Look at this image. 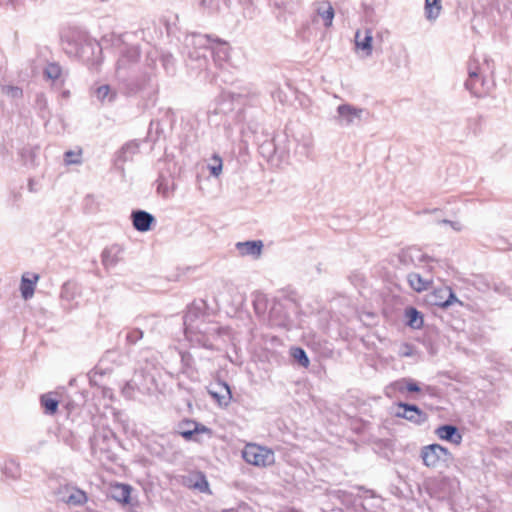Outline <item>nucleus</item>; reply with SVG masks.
Here are the masks:
<instances>
[{"label": "nucleus", "instance_id": "nucleus-1", "mask_svg": "<svg viewBox=\"0 0 512 512\" xmlns=\"http://www.w3.org/2000/svg\"><path fill=\"white\" fill-rule=\"evenodd\" d=\"M158 58L157 51H149L146 54L144 69H136L125 77L119 78L125 93L133 96L139 93H146L148 96L157 94L158 83L156 79V60Z\"/></svg>", "mask_w": 512, "mask_h": 512}, {"label": "nucleus", "instance_id": "nucleus-2", "mask_svg": "<svg viewBox=\"0 0 512 512\" xmlns=\"http://www.w3.org/2000/svg\"><path fill=\"white\" fill-rule=\"evenodd\" d=\"M212 35L191 33L183 41V54L187 65L193 69H206L209 63Z\"/></svg>", "mask_w": 512, "mask_h": 512}, {"label": "nucleus", "instance_id": "nucleus-3", "mask_svg": "<svg viewBox=\"0 0 512 512\" xmlns=\"http://www.w3.org/2000/svg\"><path fill=\"white\" fill-rule=\"evenodd\" d=\"M468 78L464 86L474 97L480 98L486 96L494 87V80L484 76L482 68L478 62L471 59L467 65Z\"/></svg>", "mask_w": 512, "mask_h": 512}, {"label": "nucleus", "instance_id": "nucleus-4", "mask_svg": "<svg viewBox=\"0 0 512 512\" xmlns=\"http://www.w3.org/2000/svg\"><path fill=\"white\" fill-rule=\"evenodd\" d=\"M420 458L423 465L430 469L448 466L453 461L452 453L437 443L423 446L420 450Z\"/></svg>", "mask_w": 512, "mask_h": 512}, {"label": "nucleus", "instance_id": "nucleus-5", "mask_svg": "<svg viewBox=\"0 0 512 512\" xmlns=\"http://www.w3.org/2000/svg\"><path fill=\"white\" fill-rule=\"evenodd\" d=\"M140 58V50L135 45H125L119 54L116 63L117 79L125 77L126 74L132 73L138 69V60Z\"/></svg>", "mask_w": 512, "mask_h": 512}, {"label": "nucleus", "instance_id": "nucleus-6", "mask_svg": "<svg viewBox=\"0 0 512 512\" xmlns=\"http://www.w3.org/2000/svg\"><path fill=\"white\" fill-rule=\"evenodd\" d=\"M136 327H126L122 333H125V344L128 346L136 345L144 336V330L153 332L157 327V320L153 316H138L135 318Z\"/></svg>", "mask_w": 512, "mask_h": 512}, {"label": "nucleus", "instance_id": "nucleus-7", "mask_svg": "<svg viewBox=\"0 0 512 512\" xmlns=\"http://www.w3.org/2000/svg\"><path fill=\"white\" fill-rule=\"evenodd\" d=\"M243 459L254 466H269L275 462L274 452L264 446L248 444L242 452Z\"/></svg>", "mask_w": 512, "mask_h": 512}, {"label": "nucleus", "instance_id": "nucleus-8", "mask_svg": "<svg viewBox=\"0 0 512 512\" xmlns=\"http://www.w3.org/2000/svg\"><path fill=\"white\" fill-rule=\"evenodd\" d=\"M202 314V304L198 305L196 303H193L191 306L188 307L187 312L185 313L183 317V324L185 327V331H194L197 330L199 333L210 335L212 333H216L218 335H221L225 329L223 327L218 326L217 324H213L212 326H209L207 328H200L198 325L195 326L194 322L200 317Z\"/></svg>", "mask_w": 512, "mask_h": 512}, {"label": "nucleus", "instance_id": "nucleus-9", "mask_svg": "<svg viewBox=\"0 0 512 512\" xmlns=\"http://www.w3.org/2000/svg\"><path fill=\"white\" fill-rule=\"evenodd\" d=\"M364 113H367L364 108L343 103L337 106L336 115L333 119L340 127H349L358 124L362 120Z\"/></svg>", "mask_w": 512, "mask_h": 512}, {"label": "nucleus", "instance_id": "nucleus-10", "mask_svg": "<svg viewBox=\"0 0 512 512\" xmlns=\"http://www.w3.org/2000/svg\"><path fill=\"white\" fill-rule=\"evenodd\" d=\"M177 433L186 441L200 442L198 435L207 434L211 436L212 430L195 420L184 419L178 423Z\"/></svg>", "mask_w": 512, "mask_h": 512}, {"label": "nucleus", "instance_id": "nucleus-11", "mask_svg": "<svg viewBox=\"0 0 512 512\" xmlns=\"http://www.w3.org/2000/svg\"><path fill=\"white\" fill-rule=\"evenodd\" d=\"M55 496L58 502L65 503L70 506H81L87 502L86 493L71 485L59 487L55 492Z\"/></svg>", "mask_w": 512, "mask_h": 512}, {"label": "nucleus", "instance_id": "nucleus-12", "mask_svg": "<svg viewBox=\"0 0 512 512\" xmlns=\"http://www.w3.org/2000/svg\"><path fill=\"white\" fill-rule=\"evenodd\" d=\"M395 416L398 418L406 419L415 425H422L428 420V415L426 412L421 410L415 404H409L405 402H399L397 404Z\"/></svg>", "mask_w": 512, "mask_h": 512}, {"label": "nucleus", "instance_id": "nucleus-13", "mask_svg": "<svg viewBox=\"0 0 512 512\" xmlns=\"http://www.w3.org/2000/svg\"><path fill=\"white\" fill-rule=\"evenodd\" d=\"M231 47L228 42L212 36L210 43V56H212L215 65L219 68L229 64Z\"/></svg>", "mask_w": 512, "mask_h": 512}, {"label": "nucleus", "instance_id": "nucleus-14", "mask_svg": "<svg viewBox=\"0 0 512 512\" xmlns=\"http://www.w3.org/2000/svg\"><path fill=\"white\" fill-rule=\"evenodd\" d=\"M140 142L138 140H131L125 143L116 153L114 159L115 168L124 173V164L132 161L134 155L139 153Z\"/></svg>", "mask_w": 512, "mask_h": 512}, {"label": "nucleus", "instance_id": "nucleus-15", "mask_svg": "<svg viewBox=\"0 0 512 512\" xmlns=\"http://www.w3.org/2000/svg\"><path fill=\"white\" fill-rule=\"evenodd\" d=\"M74 51L79 57L89 60L97 52H101V46L95 39L83 34L79 35V42H75Z\"/></svg>", "mask_w": 512, "mask_h": 512}, {"label": "nucleus", "instance_id": "nucleus-16", "mask_svg": "<svg viewBox=\"0 0 512 512\" xmlns=\"http://www.w3.org/2000/svg\"><path fill=\"white\" fill-rule=\"evenodd\" d=\"M209 395L220 407H228L232 400L230 386L224 381H217L208 388Z\"/></svg>", "mask_w": 512, "mask_h": 512}, {"label": "nucleus", "instance_id": "nucleus-17", "mask_svg": "<svg viewBox=\"0 0 512 512\" xmlns=\"http://www.w3.org/2000/svg\"><path fill=\"white\" fill-rule=\"evenodd\" d=\"M209 395L220 407H228L232 400L230 386L224 381H217L208 388Z\"/></svg>", "mask_w": 512, "mask_h": 512}, {"label": "nucleus", "instance_id": "nucleus-18", "mask_svg": "<svg viewBox=\"0 0 512 512\" xmlns=\"http://www.w3.org/2000/svg\"><path fill=\"white\" fill-rule=\"evenodd\" d=\"M131 220L135 230L138 232H147L152 229L153 224H155V217L141 209L133 210L131 212Z\"/></svg>", "mask_w": 512, "mask_h": 512}, {"label": "nucleus", "instance_id": "nucleus-19", "mask_svg": "<svg viewBox=\"0 0 512 512\" xmlns=\"http://www.w3.org/2000/svg\"><path fill=\"white\" fill-rule=\"evenodd\" d=\"M182 483L186 487L197 490L201 493H211L206 475L201 471L193 472L187 476H183Z\"/></svg>", "mask_w": 512, "mask_h": 512}, {"label": "nucleus", "instance_id": "nucleus-20", "mask_svg": "<svg viewBox=\"0 0 512 512\" xmlns=\"http://www.w3.org/2000/svg\"><path fill=\"white\" fill-rule=\"evenodd\" d=\"M123 248L118 244L106 247L101 254V261L105 269L114 268L122 260Z\"/></svg>", "mask_w": 512, "mask_h": 512}, {"label": "nucleus", "instance_id": "nucleus-21", "mask_svg": "<svg viewBox=\"0 0 512 512\" xmlns=\"http://www.w3.org/2000/svg\"><path fill=\"white\" fill-rule=\"evenodd\" d=\"M359 490H362L364 495L359 497L360 502L356 506H359L363 512H376V508L382 503V498L364 487H359Z\"/></svg>", "mask_w": 512, "mask_h": 512}, {"label": "nucleus", "instance_id": "nucleus-22", "mask_svg": "<svg viewBox=\"0 0 512 512\" xmlns=\"http://www.w3.org/2000/svg\"><path fill=\"white\" fill-rule=\"evenodd\" d=\"M435 434L439 439L448 441L456 445H459L463 439L462 434L460 433L457 426L452 424H444L439 426L435 430Z\"/></svg>", "mask_w": 512, "mask_h": 512}, {"label": "nucleus", "instance_id": "nucleus-23", "mask_svg": "<svg viewBox=\"0 0 512 512\" xmlns=\"http://www.w3.org/2000/svg\"><path fill=\"white\" fill-rule=\"evenodd\" d=\"M235 246L241 256H251L257 259L262 253L263 242L261 240H249L237 242Z\"/></svg>", "mask_w": 512, "mask_h": 512}, {"label": "nucleus", "instance_id": "nucleus-24", "mask_svg": "<svg viewBox=\"0 0 512 512\" xmlns=\"http://www.w3.org/2000/svg\"><path fill=\"white\" fill-rule=\"evenodd\" d=\"M43 74L46 79L51 80L52 83L57 87H61L65 82L66 73L56 62L48 63L43 70Z\"/></svg>", "mask_w": 512, "mask_h": 512}, {"label": "nucleus", "instance_id": "nucleus-25", "mask_svg": "<svg viewBox=\"0 0 512 512\" xmlns=\"http://www.w3.org/2000/svg\"><path fill=\"white\" fill-rule=\"evenodd\" d=\"M427 259V256L422 254L416 247H408L402 249L398 254L399 262L404 266H409L415 263L416 260L423 262Z\"/></svg>", "mask_w": 512, "mask_h": 512}, {"label": "nucleus", "instance_id": "nucleus-26", "mask_svg": "<svg viewBox=\"0 0 512 512\" xmlns=\"http://www.w3.org/2000/svg\"><path fill=\"white\" fill-rule=\"evenodd\" d=\"M434 297L436 300L434 301V304L437 306H440L442 308H447L453 303H459L462 304L458 298L456 297L455 293L452 291L451 288L445 287L444 289H439L435 292Z\"/></svg>", "mask_w": 512, "mask_h": 512}, {"label": "nucleus", "instance_id": "nucleus-27", "mask_svg": "<svg viewBox=\"0 0 512 512\" xmlns=\"http://www.w3.org/2000/svg\"><path fill=\"white\" fill-rule=\"evenodd\" d=\"M40 404L46 415H54L58 411L59 400L56 393L48 392L40 396Z\"/></svg>", "mask_w": 512, "mask_h": 512}, {"label": "nucleus", "instance_id": "nucleus-28", "mask_svg": "<svg viewBox=\"0 0 512 512\" xmlns=\"http://www.w3.org/2000/svg\"><path fill=\"white\" fill-rule=\"evenodd\" d=\"M181 371L190 379H194L197 376V369L195 366V360L191 353L181 352Z\"/></svg>", "mask_w": 512, "mask_h": 512}, {"label": "nucleus", "instance_id": "nucleus-29", "mask_svg": "<svg viewBox=\"0 0 512 512\" xmlns=\"http://www.w3.org/2000/svg\"><path fill=\"white\" fill-rule=\"evenodd\" d=\"M406 325L412 329H420L423 326V315L414 307H407L405 309Z\"/></svg>", "mask_w": 512, "mask_h": 512}, {"label": "nucleus", "instance_id": "nucleus-30", "mask_svg": "<svg viewBox=\"0 0 512 512\" xmlns=\"http://www.w3.org/2000/svg\"><path fill=\"white\" fill-rule=\"evenodd\" d=\"M410 287L416 292H422L429 288L432 284L431 280L423 278L418 273H410L407 276Z\"/></svg>", "mask_w": 512, "mask_h": 512}, {"label": "nucleus", "instance_id": "nucleus-31", "mask_svg": "<svg viewBox=\"0 0 512 512\" xmlns=\"http://www.w3.org/2000/svg\"><path fill=\"white\" fill-rule=\"evenodd\" d=\"M131 487L127 484H116L112 488V497L122 504H129Z\"/></svg>", "mask_w": 512, "mask_h": 512}, {"label": "nucleus", "instance_id": "nucleus-32", "mask_svg": "<svg viewBox=\"0 0 512 512\" xmlns=\"http://www.w3.org/2000/svg\"><path fill=\"white\" fill-rule=\"evenodd\" d=\"M317 14L323 19L326 28L332 26L335 12L330 2H322L317 8Z\"/></svg>", "mask_w": 512, "mask_h": 512}, {"label": "nucleus", "instance_id": "nucleus-33", "mask_svg": "<svg viewBox=\"0 0 512 512\" xmlns=\"http://www.w3.org/2000/svg\"><path fill=\"white\" fill-rule=\"evenodd\" d=\"M372 41L373 36L371 30H366L365 35L363 38H361L360 31H357L355 34V44L358 48L366 51L367 55L372 54Z\"/></svg>", "mask_w": 512, "mask_h": 512}, {"label": "nucleus", "instance_id": "nucleus-34", "mask_svg": "<svg viewBox=\"0 0 512 512\" xmlns=\"http://www.w3.org/2000/svg\"><path fill=\"white\" fill-rule=\"evenodd\" d=\"M438 487L442 493L439 498H446L454 493L455 489L458 487V482L449 477H442L438 482Z\"/></svg>", "mask_w": 512, "mask_h": 512}, {"label": "nucleus", "instance_id": "nucleus-35", "mask_svg": "<svg viewBox=\"0 0 512 512\" xmlns=\"http://www.w3.org/2000/svg\"><path fill=\"white\" fill-rule=\"evenodd\" d=\"M2 473L6 479L15 481L21 476L20 465L14 460H8L2 467Z\"/></svg>", "mask_w": 512, "mask_h": 512}, {"label": "nucleus", "instance_id": "nucleus-36", "mask_svg": "<svg viewBox=\"0 0 512 512\" xmlns=\"http://www.w3.org/2000/svg\"><path fill=\"white\" fill-rule=\"evenodd\" d=\"M441 0H425V17L429 21H435L441 12Z\"/></svg>", "mask_w": 512, "mask_h": 512}, {"label": "nucleus", "instance_id": "nucleus-37", "mask_svg": "<svg viewBox=\"0 0 512 512\" xmlns=\"http://www.w3.org/2000/svg\"><path fill=\"white\" fill-rule=\"evenodd\" d=\"M39 276L37 274L33 275V279H29L25 276L21 279V285H20V291L22 294V297L27 300L31 298L34 294L35 285L38 280Z\"/></svg>", "mask_w": 512, "mask_h": 512}, {"label": "nucleus", "instance_id": "nucleus-38", "mask_svg": "<svg viewBox=\"0 0 512 512\" xmlns=\"http://www.w3.org/2000/svg\"><path fill=\"white\" fill-rule=\"evenodd\" d=\"M252 297H253L252 304H253L255 313L258 316L264 315L267 310V302H268L266 295L262 292H255L252 294Z\"/></svg>", "mask_w": 512, "mask_h": 512}, {"label": "nucleus", "instance_id": "nucleus-39", "mask_svg": "<svg viewBox=\"0 0 512 512\" xmlns=\"http://www.w3.org/2000/svg\"><path fill=\"white\" fill-rule=\"evenodd\" d=\"M95 95H96L97 99L102 103H104V102L111 103L116 98V93L114 91H112V89L109 85H106V84L99 86L95 91Z\"/></svg>", "mask_w": 512, "mask_h": 512}, {"label": "nucleus", "instance_id": "nucleus-40", "mask_svg": "<svg viewBox=\"0 0 512 512\" xmlns=\"http://www.w3.org/2000/svg\"><path fill=\"white\" fill-rule=\"evenodd\" d=\"M281 305H275L269 312V320L271 325L275 326H286L287 323V317L280 316L279 313L281 312Z\"/></svg>", "mask_w": 512, "mask_h": 512}, {"label": "nucleus", "instance_id": "nucleus-41", "mask_svg": "<svg viewBox=\"0 0 512 512\" xmlns=\"http://www.w3.org/2000/svg\"><path fill=\"white\" fill-rule=\"evenodd\" d=\"M291 355L294 360L302 367L307 368L310 364L309 358L304 349L301 347L291 348Z\"/></svg>", "mask_w": 512, "mask_h": 512}, {"label": "nucleus", "instance_id": "nucleus-42", "mask_svg": "<svg viewBox=\"0 0 512 512\" xmlns=\"http://www.w3.org/2000/svg\"><path fill=\"white\" fill-rule=\"evenodd\" d=\"M222 158L218 154H214L211 158V164L208 165L210 174L213 177H219L222 173Z\"/></svg>", "mask_w": 512, "mask_h": 512}, {"label": "nucleus", "instance_id": "nucleus-43", "mask_svg": "<svg viewBox=\"0 0 512 512\" xmlns=\"http://www.w3.org/2000/svg\"><path fill=\"white\" fill-rule=\"evenodd\" d=\"M64 162L67 165L80 164L82 162V151L68 150L64 153Z\"/></svg>", "mask_w": 512, "mask_h": 512}, {"label": "nucleus", "instance_id": "nucleus-44", "mask_svg": "<svg viewBox=\"0 0 512 512\" xmlns=\"http://www.w3.org/2000/svg\"><path fill=\"white\" fill-rule=\"evenodd\" d=\"M161 62L163 65V68L169 73L173 72L175 68V59L172 54H162L161 55Z\"/></svg>", "mask_w": 512, "mask_h": 512}, {"label": "nucleus", "instance_id": "nucleus-45", "mask_svg": "<svg viewBox=\"0 0 512 512\" xmlns=\"http://www.w3.org/2000/svg\"><path fill=\"white\" fill-rule=\"evenodd\" d=\"M20 156L25 164H34L35 152L32 148L25 147L20 151Z\"/></svg>", "mask_w": 512, "mask_h": 512}, {"label": "nucleus", "instance_id": "nucleus-46", "mask_svg": "<svg viewBox=\"0 0 512 512\" xmlns=\"http://www.w3.org/2000/svg\"><path fill=\"white\" fill-rule=\"evenodd\" d=\"M22 6V0H0V7L6 10L17 11Z\"/></svg>", "mask_w": 512, "mask_h": 512}, {"label": "nucleus", "instance_id": "nucleus-47", "mask_svg": "<svg viewBox=\"0 0 512 512\" xmlns=\"http://www.w3.org/2000/svg\"><path fill=\"white\" fill-rule=\"evenodd\" d=\"M3 93L11 98H20L22 96V89L17 86H3Z\"/></svg>", "mask_w": 512, "mask_h": 512}, {"label": "nucleus", "instance_id": "nucleus-48", "mask_svg": "<svg viewBox=\"0 0 512 512\" xmlns=\"http://www.w3.org/2000/svg\"><path fill=\"white\" fill-rule=\"evenodd\" d=\"M60 296L62 299L65 300H72L73 299V285L69 282H66L61 287Z\"/></svg>", "mask_w": 512, "mask_h": 512}, {"label": "nucleus", "instance_id": "nucleus-49", "mask_svg": "<svg viewBox=\"0 0 512 512\" xmlns=\"http://www.w3.org/2000/svg\"><path fill=\"white\" fill-rule=\"evenodd\" d=\"M135 384L132 381H127L121 389L122 395L126 399H132L135 392Z\"/></svg>", "mask_w": 512, "mask_h": 512}, {"label": "nucleus", "instance_id": "nucleus-50", "mask_svg": "<svg viewBox=\"0 0 512 512\" xmlns=\"http://www.w3.org/2000/svg\"><path fill=\"white\" fill-rule=\"evenodd\" d=\"M491 289H493L495 292H497L498 294H501V295L509 294V290H510L509 287L506 286L505 284L496 283V282L491 283Z\"/></svg>", "mask_w": 512, "mask_h": 512}, {"label": "nucleus", "instance_id": "nucleus-51", "mask_svg": "<svg viewBox=\"0 0 512 512\" xmlns=\"http://www.w3.org/2000/svg\"><path fill=\"white\" fill-rule=\"evenodd\" d=\"M439 224L449 225L454 231L460 232L463 230V225L459 221H451L448 219H442L438 222Z\"/></svg>", "mask_w": 512, "mask_h": 512}, {"label": "nucleus", "instance_id": "nucleus-52", "mask_svg": "<svg viewBox=\"0 0 512 512\" xmlns=\"http://www.w3.org/2000/svg\"><path fill=\"white\" fill-rule=\"evenodd\" d=\"M405 388H406V391L413 392V393H418L421 391L419 384L410 378H406Z\"/></svg>", "mask_w": 512, "mask_h": 512}, {"label": "nucleus", "instance_id": "nucleus-53", "mask_svg": "<svg viewBox=\"0 0 512 512\" xmlns=\"http://www.w3.org/2000/svg\"><path fill=\"white\" fill-rule=\"evenodd\" d=\"M393 388L399 392H404L406 391V378H402L400 380H397L395 381L393 384H392Z\"/></svg>", "mask_w": 512, "mask_h": 512}, {"label": "nucleus", "instance_id": "nucleus-54", "mask_svg": "<svg viewBox=\"0 0 512 512\" xmlns=\"http://www.w3.org/2000/svg\"><path fill=\"white\" fill-rule=\"evenodd\" d=\"M477 289L481 290V291H487V290H490L491 289V283L484 280V279H479L478 282H477Z\"/></svg>", "mask_w": 512, "mask_h": 512}, {"label": "nucleus", "instance_id": "nucleus-55", "mask_svg": "<svg viewBox=\"0 0 512 512\" xmlns=\"http://www.w3.org/2000/svg\"><path fill=\"white\" fill-rule=\"evenodd\" d=\"M263 150H267V152L271 155L276 152V148L272 142H265L261 145Z\"/></svg>", "mask_w": 512, "mask_h": 512}, {"label": "nucleus", "instance_id": "nucleus-56", "mask_svg": "<svg viewBox=\"0 0 512 512\" xmlns=\"http://www.w3.org/2000/svg\"><path fill=\"white\" fill-rule=\"evenodd\" d=\"M413 354L412 346L409 344L403 345V350L401 351V356L409 357Z\"/></svg>", "mask_w": 512, "mask_h": 512}, {"label": "nucleus", "instance_id": "nucleus-57", "mask_svg": "<svg viewBox=\"0 0 512 512\" xmlns=\"http://www.w3.org/2000/svg\"><path fill=\"white\" fill-rule=\"evenodd\" d=\"M224 512H253L248 506H239L237 509L225 510Z\"/></svg>", "mask_w": 512, "mask_h": 512}, {"label": "nucleus", "instance_id": "nucleus-58", "mask_svg": "<svg viewBox=\"0 0 512 512\" xmlns=\"http://www.w3.org/2000/svg\"><path fill=\"white\" fill-rule=\"evenodd\" d=\"M28 190L32 193H35L38 191V189L36 188V182L32 178H30L28 181Z\"/></svg>", "mask_w": 512, "mask_h": 512}, {"label": "nucleus", "instance_id": "nucleus-59", "mask_svg": "<svg viewBox=\"0 0 512 512\" xmlns=\"http://www.w3.org/2000/svg\"><path fill=\"white\" fill-rule=\"evenodd\" d=\"M231 99V102H238L239 104L242 102V98L243 96L241 94H235V93H230L228 95Z\"/></svg>", "mask_w": 512, "mask_h": 512}, {"label": "nucleus", "instance_id": "nucleus-60", "mask_svg": "<svg viewBox=\"0 0 512 512\" xmlns=\"http://www.w3.org/2000/svg\"><path fill=\"white\" fill-rule=\"evenodd\" d=\"M5 63H6L5 56H4L3 52L0 50V75L2 74V72L4 70Z\"/></svg>", "mask_w": 512, "mask_h": 512}, {"label": "nucleus", "instance_id": "nucleus-61", "mask_svg": "<svg viewBox=\"0 0 512 512\" xmlns=\"http://www.w3.org/2000/svg\"><path fill=\"white\" fill-rule=\"evenodd\" d=\"M258 128H259V124L258 123H255V124H248V129L253 133V134H256L257 131H258Z\"/></svg>", "mask_w": 512, "mask_h": 512}, {"label": "nucleus", "instance_id": "nucleus-62", "mask_svg": "<svg viewBox=\"0 0 512 512\" xmlns=\"http://www.w3.org/2000/svg\"><path fill=\"white\" fill-rule=\"evenodd\" d=\"M113 354H115V351H112V350H108V351H106V353H105V355H104V357H103L102 361H103L104 359H106V358H109V357H110L111 355H113Z\"/></svg>", "mask_w": 512, "mask_h": 512}, {"label": "nucleus", "instance_id": "nucleus-63", "mask_svg": "<svg viewBox=\"0 0 512 512\" xmlns=\"http://www.w3.org/2000/svg\"><path fill=\"white\" fill-rule=\"evenodd\" d=\"M201 3H202L203 6H209L210 7L211 3H212V0H202Z\"/></svg>", "mask_w": 512, "mask_h": 512}, {"label": "nucleus", "instance_id": "nucleus-64", "mask_svg": "<svg viewBox=\"0 0 512 512\" xmlns=\"http://www.w3.org/2000/svg\"><path fill=\"white\" fill-rule=\"evenodd\" d=\"M332 512H343V511H341V510H333Z\"/></svg>", "mask_w": 512, "mask_h": 512}]
</instances>
